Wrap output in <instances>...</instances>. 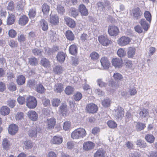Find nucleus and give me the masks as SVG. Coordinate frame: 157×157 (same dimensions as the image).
I'll use <instances>...</instances> for the list:
<instances>
[{
  "instance_id": "1",
  "label": "nucleus",
  "mask_w": 157,
  "mask_h": 157,
  "mask_svg": "<svg viewBox=\"0 0 157 157\" xmlns=\"http://www.w3.org/2000/svg\"><path fill=\"white\" fill-rule=\"evenodd\" d=\"M86 132L84 129L78 128L75 129L71 133V137L73 139L83 138L86 136Z\"/></svg>"
},
{
  "instance_id": "2",
  "label": "nucleus",
  "mask_w": 157,
  "mask_h": 157,
  "mask_svg": "<svg viewBox=\"0 0 157 157\" xmlns=\"http://www.w3.org/2000/svg\"><path fill=\"white\" fill-rule=\"evenodd\" d=\"M26 105L30 109H34L37 105V101L36 98L32 96H29L26 98Z\"/></svg>"
},
{
  "instance_id": "3",
  "label": "nucleus",
  "mask_w": 157,
  "mask_h": 157,
  "mask_svg": "<svg viewBox=\"0 0 157 157\" xmlns=\"http://www.w3.org/2000/svg\"><path fill=\"white\" fill-rule=\"evenodd\" d=\"M113 112L114 118L117 120L121 119L124 114V109L120 106L114 109Z\"/></svg>"
},
{
  "instance_id": "4",
  "label": "nucleus",
  "mask_w": 157,
  "mask_h": 157,
  "mask_svg": "<svg viewBox=\"0 0 157 157\" xmlns=\"http://www.w3.org/2000/svg\"><path fill=\"white\" fill-rule=\"evenodd\" d=\"M98 110V106L94 103H89L86 105V110L89 113H95L97 112Z\"/></svg>"
},
{
  "instance_id": "5",
  "label": "nucleus",
  "mask_w": 157,
  "mask_h": 157,
  "mask_svg": "<svg viewBox=\"0 0 157 157\" xmlns=\"http://www.w3.org/2000/svg\"><path fill=\"white\" fill-rule=\"evenodd\" d=\"M131 42L129 38L125 36H122L118 39L117 40V44L121 46H125L129 44Z\"/></svg>"
},
{
  "instance_id": "6",
  "label": "nucleus",
  "mask_w": 157,
  "mask_h": 157,
  "mask_svg": "<svg viewBox=\"0 0 157 157\" xmlns=\"http://www.w3.org/2000/svg\"><path fill=\"white\" fill-rule=\"evenodd\" d=\"M137 93V91L135 88H130L128 92L123 91L121 92V94L126 98L129 97L130 96L134 95Z\"/></svg>"
},
{
  "instance_id": "7",
  "label": "nucleus",
  "mask_w": 157,
  "mask_h": 157,
  "mask_svg": "<svg viewBox=\"0 0 157 157\" xmlns=\"http://www.w3.org/2000/svg\"><path fill=\"white\" fill-rule=\"evenodd\" d=\"M40 128L36 126L32 127L29 131V135L31 137H35L37 133L40 132Z\"/></svg>"
},
{
  "instance_id": "8",
  "label": "nucleus",
  "mask_w": 157,
  "mask_h": 157,
  "mask_svg": "<svg viewBox=\"0 0 157 157\" xmlns=\"http://www.w3.org/2000/svg\"><path fill=\"white\" fill-rule=\"evenodd\" d=\"M99 42L103 46H107L110 44L111 41L109 40L106 36L102 35L98 38Z\"/></svg>"
},
{
  "instance_id": "9",
  "label": "nucleus",
  "mask_w": 157,
  "mask_h": 157,
  "mask_svg": "<svg viewBox=\"0 0 157 157\" xmlns=\"http://www.w3.org/2000/svg\"><path fill=\"white\" fill-rule=\"evenodd\" d=\"M100 62L104 69L107 70L109 68L110 63L107 57H102L100 59Z\"/></svg>"
},
{
  "instance_id": "10",
  "label": "nucleus",
  "mask_w": 157,
  "mask_h": 157,
  "mask_svg": "<svg viewBox=\"0 0 157 157\" xmlns=\"http://www.w3.org/2000/svg\"><path fill=\"white\" fill-rule=\"evenodd\" d=\"M108 33L111 36H116L119 33L118 28L116 26H110L109 27Z\"/></svg>"
},
{
  "instance_id": "11",
  "label": "nucleus",
  "mask_w": 157,
  "mask_h": 157,
  "mask_svg": "<svg viewBox=\"0 0 157 157\" xmlns=\"http://www.w3.org/2000/svg\"><path fill=\"white\" fill-rule=\"evenodd\" d=\"M112 63L113 65L115 67L119 68L121 66L122 59L121 58H113L112 60Z\"/></svg>"
},
{
  "instance_id": "12",
  "label": "nucleus",
  "mask_w": 157,
  "mask_h": 157,
  "mask_svg": "<svg viewBox=\"0 0 157 157\" xmlns=\"http://www.w3.org/2000/svg\"><path fill=\"white\" fill-rule=\"evenodd\" d=\"M8 130L9 133L12 135L15 134L18 130V126L14 124H12L9 125Z\"/></svg>"
},
{
  "instance_id": "13",
  "label": "nucleus",
  "mask_w": 157,
  "mask_h": 157,
  "mask_svg": "<svg viewBox=\"0 0 157 157\" xmlns=\"http://www.w3.org/2000/svg\"><path fill=\"white\" fill-rule=\"evenodd\" d=\"M95 145L92 142L87 141L83 144V148L85 150L88 151L93 149Z\"/></svg>"
},
{
  "instance_id": "14",
  "label": "nucleus",
  "mask_w": 157,
  "mask_h": 157,
  "mask_svg": "<svg viewBox=\"0 0 157 157\" xmlns=\"http://www.w3.org/2000/svg\"><path fill=\"white\" fill-rule=\"evenodd\" d=\"M50 23L54 25L57 24L59 22V19L56 14H50L49 20Z\"/></svg>"
},
{
  "instance_id": "15",
  "label": "nucleus",
  "mask_w": 157,
  "mask_h": 157,
  "mask_svg": "<svg viewBox=\"0 0 157 157\" xmlns=\"http://www.w3.org/2000/svg\"><path fill=\"white\" fill-rule=\"evenodd\" d=\"M79 10L82 16H86L88 14V10L83 4H82L79 5Z\"/></svg>"
},
{
  "instance_id": "16",
  "label": "nucleus",
  "mask_w": 157,
  "mask_h": 157,
  "mask_svg": "<svg viewBox=\"0 0 157 157\" xmlns=\"http://www.w3.org/2000/svg\"><path fill=\"white\" fill-rule=\"evenodd\" d=\"M28 116L31 120L33 121H36L38 118V115L36 112L34 111H30L28 113Z\"/></svg>"
},
{
  "instance_id": "17",
  "label": "nucleus",
  "mask_w": 157,
  "mask_h": 157,
  "mask_svg": "<svg viewBox=\"0 0 157 157\" xmlns=\"http://www.w3.org/2000/svg\"><path fill=\"white\" fill-rule=\"evenodd\" d=\"M51 143L54 144L59 145L63 142V138L61 136H54L51 141Z\"/></svg>"
},
{
  "instance_id": "18",
  "label": "nucleus",
  "mask_w": 157,
  "mask_h": 157,
  "mask_svg": "<svg viewBox=\"0 0 157 157\" xmlns=\"http://www.w3.org/2000/svg\"><path fill=\"white\" fill-rule=\"evenodd\" d=\"M140 23L143 29L145 31H147L148 30L150 24L149 22H147L146 20L144 19H142L140 21Z\"/></svg>"
},
{
  "instance_id": "19",
  "label": "nucleus",
  "mask_w": 157,
  "mask_h": 157,
  "mask_svg": "<svg viewBox=\"0 0 157 157\" xmlns=\"http://www.w3.org/2000/svg\"><path fill=\"white\" fill-rule=\"evenodd\" d=\"M65 20L67 24L69 27L71 28H74L75 27L76 25L75 23L72 19L69 17H66L65 18Z\"/></svg>"
},
{
  "instance_id": "20",
  "label": "nucleus",
  "mask_w": 157,
  "mask_h": 157,
  "mask_svg": "<svg viewBox=\"0 0 157 157\" xmlns=\"http://www.w3.org/2000/svg\"><path fill=\"white\" fill-rule=\"evenodd\" d=\"M15 19V16L14 15L9 14L7 18L6 23L8 25H11L14 23Z\"/></svg>"
},
{
  "instance_id": "21",
  "label": "nucleus",
  "mask_w": 157,
  "mask_h": 157,
  "mask_svg": "<svg viewBox=\"0 0 157 157\" xmlns=\"http://www.w3.org/2000/svg\"><path fill=\"white\" fill-rule=\"evenodd\" d=\"M133 16L134 18L137 19L140 17L141 15V13L138 8H136L133 9L132 11Z\"/></svg>"
},
{
  "instance_id": "22",
  "label": "nucleus",
  "mask_w": 157,
  "mask_h": 157,
  "mask_svg": "<svg viewBox=\"0 0 157 157\" xmlns=\"http://www.w3.org/2000/svg\"><path fill=\"white\" fill-rule=\"evenodd\" d=\"M66 54L63 52H58L56 56L57 59L60 62H63L65 59Z\"/></svg>"
},
{
  "instance_id": "23",
  "label": "nucleus",
  "mask_w": 157,
  "mask_h": 157,
  "mask_svg": "<svg viewBox=\"0 0 157 157\" xmlns=\"http://www.w3.org/2000/svg\"><path fill=\"white\" fill-rule=\"evenodd\" d=\"M136 49L133 47L128 48L127 53L128 57L130 58L133 57L135 54Z\"/></svg>"
},
{
  "instance_id": "24",
  "label": "nucleus",
  "mask_w": 157,
  "mask_h": 157,
  "mask_svg": "<svg viewBox=\"0 0 157 157\" xmlns=\"http://www.w3.org/2000/svg\"><path fill=\"white\" fill-rule=\"evenodd\" d=\"M77 46L75 44H72L69 47V52L72 55H75L77 53Z\"/></svg>"
},
{
  "instance_id": "25",
  "label": "nucleus",
  "mask_w": 157,
  "mask_h": 157,
  "mask_svg": "<svg viewBox=\"0 0 157 157\" xmlns=\"http://www.w3.org/2000/svg\"><path fill=\"white\" fill-rule=\"evenodd\" d=\"M67 110L66 105L64 104H62L59 107V113L62 116H64L66 115V113Z\"/></svg>"
},
{
  "instance_id": "26",
  "label": "nucleus",
  "mask_w": 157,
  "mask_h": 157,
  "mask_svg": "<svg viewBox=\"0 0 157 157\" xmlns=\"http://www.w3.org/2000/svg\"><path fill=\"white\" fill-rule=\"evenodd\" d=\"M10 112L9 108L6 106H3L0 109V113L3 115H8Z\"/></svg>"
},
{
  "instance_id": "27",
  "label": "nucleus",
  "mask_w": 157,
  "mask_h": 157,
  "mask_svg": "<svg viewBox=\"0 0 157 157\" xmlns=\"http://www.w3.org/2000/svg\"><path fill=\"white\" fill-rule=\"evenodd\" d=\"M63 87L61 83H58L55 85L54 87V90L56 93H61L63 90Z\"/></svg>"
},
{
  "instance_id": "28",
  "label": "nucleus",
  "mask_w": 157,
  "mask_h": 157,
  "mask_svg": "<svg viewBox=\"0 0 157 157\" xmlns=\"http://www.w3.org/2000/svg\"><path fill=\"white\" fill-rule=\"evenodd\" d=\"M36 91L40 94H43L45 90V89L41 83H39L36 85Z\"/></svg>"
},
{
  "instance_id": "29",
  "label": "nucleus",
  "mask_w": 157,
  "mask_h": 157,
  "mask_svg": "<svg viewBox=\"0 0 157 157\" xmlns=\"http://www.w3.org/2000/svg\"><path fill=\"white\" fill-rule=\"evenodd\" d=\"M47 126L48 128H53L55 125L56 119L54 118H52L47 120Z\"/></svg>"
},
{
  "instance_id": "30",
  "label": "nucleus",
  "mask_w": 157,
  "mask_h": 157,
  "mask_svg": "<svg viewBox=\"0 0 157 157\" xmlns=\"http://www.w3.org/2000/svg\"><path fill=\"white\" fill-rule=\"evenodd\" d=\"M105 151L103 149H98L94 153V157H104Z\"/></svg>"
},
{
  "instance_id": "31",
  "label": "nucleus",
  "mask_w": 157,
  "mask_h": 157,
  "mask_svg": "<svg viewBox=\"0 0 157 157\" xmlns=\"http://www.w3.org/2000/svg\"><path fill=\"white\" fill-rule=\"evenodd\" d=\"M25 78L23 75H20L17 77V82L19 85H21L24 84L25 82Z\"/></svg>"
},
{
  "instance_id": "32",
  "label": "nucleus",
  "mask_w": 157,
  "mask_h": 157,
  "mask_svg": "<svg viewBox=\"0 0 157 157\" xmlns=\"http://www.w3.org/2000/svg\"><path fill=\"white\" fill-rule=\"evenodd\" d=\"M65 36L67 39L69 40H73L75 38V36L73 33L69 30L66 32Z\"/></svg>"
},
{
  "instance_id": "33",
  "label": "nucleus",
  "mask_w": 157,
  "mask_h": 157,
  "mask_svg": "<svg viewBox=\"0 0 157 157\" xmlns=\"http://www.w3.org/2000/svg\"><path fill=\"white\" fill-rule=\"evenodd\" d=\"M2 146L5 149L8 150L10 148V144L7 139H4L2 142Z\"/></svg>"
},
{
  "instance_id": "34",
  "label": "nucleus",
  "mask_w": 157,
  "mask_h": 157,
  "mask_svg": "<svg viewBox=\"0 0 157 157\" xmlns=\"http://www.w3.org/2000/svg\"><path fill=\"white\" fill-rule=\"evenodd\" d=\"M28 19L27 17L25 16H23L20 17L19 19V24L21 25H25L28 22Z\"/></svg>"
},
{
  "instance_id": "35",
  "label": "nucleus",
  "mask_w": 157,
  "mask_h": 157,
  "mask_svg": "<svg viewBox=\"0 0 157 157\" xmlns=\"http://www.w3.org/2000/svg\"><path fill=\"white\" fill-rule=\"evenodd\" d=\"M40 22L42 30L44 31L47 30L48 29V25L47 22L44 19H42Z\"/></svg>"
},
{
  "instance_id": "36",
  "label": "nucleus",
  "mask_w": 157,
  "mask_h": 157,
  "mask_svg": "<svg viewBox=\"0 0 157 157\" xmlns=\"http://www.w3.org/2000/svg\"><path fill=\"white\" fill-rule=\"evenodd\" d=\"M113 77L114 79L117 81H122L123 79L122 75L119 73H115L113 74Z\"/></svg>"
},
{
  "instance_id": "37",
  "label": "nucleus",
  "mask_w": 157,
  "mask_h": 157,
  "mask_svg": "<svg viewBox=\"0 0 157 157\" xmlns=\"http://www.w3.org/2000/svg\"><path fill=\"white\" fill-rule=\"evenodd\" d=\"M40 63L42 65L46 67H49L50 65V63L48 60L44 58L41 59Z\"/></svg>"
},
{
  "instance_id": "38",
  "label": "nucleus",
  "mask_w": 157,
  "mask_h": 157,
  "mask_svg": "<svg viewBox=\"0 0 157 157\" xmlns=\"http://www.w3.org/2000/svg\"><path fill=\"white\" fill-rule=\"evenodd\" d=\"M53 70L54 72L57 74H60L63 71L62 67L60 66H56L54 68Z\"/></svg>"
},
{
  "instance_id": "39",
  "label": "nucleus",
  "mask_w": 157,
  "mask_h": 157,
  "mask_svg": "<svg viewBox=\"0 0 157 157\" xmlns=\"http://www.w3.org/2000/svg\"><path fill=\"white\" fill-rule=\"evenodd\" d=\"M136 144L141 148H144L146 147L147 145L145 141L141 140H139L136 142Z\"/></svg>"
},
{
  "instance_id": "40",
  "label": "nucleus",
  "mask_w": 157,
  "mask_h": 157,
  "mask_svg": "<svg viewBox=\"0 0 157 157\" xmlns=\"http://www.w3.org/2000/svg\"><path fill=\"white\" fill-rule=\"evenodd\" d=\"M145 139L147 141L151 143H153L155 140L154 136L151 134H147L146 135Z\"/></svg>"
},
{
  "instance_id": "41",
  "label": "nucleus",
  "mask_w": 157,
  "mask_h": 157,
  "mask_svg": "<svg viewBox=\"0 0 157 157\" xmlns=\"http://www.w3.org/2000/svg\"><path fill=\"white\" fill-rule=\"evenodd\" d=\"M144 16L146 20L150 23L151 20V13L148 11H145L144 13Z\"/></svg>"
},
{
  "instance_id": "42",
  "label": "nucleus",
  "mask_w": 157,
  "mask_h": 157,
  "mask_svg": "<svg viewBox=\"0 0 157 157\" xmlns=\"http://www.w3.org/2000/svg\"><path fill=\"white\" fill-rule=\"evenodd\" d=\"M145 127V124L140 122H137L136 125V129L138 131H140L143 129Z\"/></svg>"
},
{
  "instance_id": "43",
  "label": "nucleus",
  "mask_w": 157,
  "mask_h": 157,
  "mask_svg": "<svg viewBox=\"0 0 157 157\" xmlns=\"http://www.w3.org/2000/svg\"><path fill=\"white\" fill-rule=\"evenodd\" d=\"M42 12L44 14H47L49 11V6L46 4H44L42 6Z\"/></svg>"
},
{
  "instance_id": "44",
  "label": "nucleus",
  "mask_w": 157,
  "mask_h": 157,
  "mask_svg": "<svg viewBox=\"0 0 157 157\" xmlns=\"http://www.w3.org/2000/svg\"><path fill=\"white\" fill-rule=\"evenodd\" d=\"M36 14V10L35 9H32L30 10L29 15L30 18L32 19L34 18Z\"/></svg>"
},
{
  "instance_id": "45",
  "label": "nucleus",
  "mask_w": 157,
  "mask_h": 157,
  "mask_svg": "<svg viewBox=\"0 0 157 157\" xmlns=\"http://www.w3.org/2000/svg\"><path fill=\"white\" fill-rule=\"evenodd\" d=\"M117 54L120 57H123L125 56L126 53V52L124 49L120 48L117 51Z\"/></svg>"
},
{
  "instance_id": "46",
  "label": "nucleus",
  "mask_w": 157,
  "mask_h": 157,
  "mask_svg": "<svg viewBox=\"0 0 157 157\" xmlns=\"http://www.w3.org/2000/svg\"><path fill=\"white\" fill-rule=\"evenodd\" d=\"M29 63L32 66H35L37 64V61L36 58L33 57L29 59Z\"/></svg>"
},
{
  "instance_id": "47",
  "label": "nucleus",
  "mask_w": 157,
  "mask_h": 157,
  "mask_svg": "<svg viewBox=\"0 0 157 157\" xmlns=\"http://www.w3.org/2000/svg\"><path fill=\"white\" fill-rule=\"evenodd\" d=\"M57 10L58 13L61 14H63L65 12L64 8L61 5L57 6Z\"/></svg>"
},
{
  "instance_id": "48",
  "label": "nucleus",
  "mask_w": 157,
  "mask_h": 157,
  "mask_svg": "<svg viewBox=\"0 0 157 157\" xmlns=\"http://www.w3.org/2000/svg\"><path fill=\"white\" fill-rule=\"evenodd\" d=\"M110 101L109 99H105L102 101V105L105 107H108L110 106Z\"/></svg>"
},
{
  "instance_id": "49",
  "label": "nucleus",
  "mask_w": 157,
  "mask_h": 157,
  "mask_svg": "<svg viewBox=\"0 0 157 157\" xmlns=\"http://www.w3.org/2000/svg\"><path fill=\"white\" fill-rule=\"evenodd\" d=\"M108 125L110 128H114L117 126L116 123L113 121H109L107 122Z\"/></svg>"
},
{
  "instance_id": "50",
  "label": "nucleus",
  "mask_w": 157,
  "mask_h": 157,
  "mask_svg": "<svg viewBox=\"0 0 157 157\" xmlns=\"http://www.w3.org/2000/svg\"><path fill=\"white\" fill-rule=\"evenodd\" d=\"M90 57L91 59L93 60H96L98 59L99 57V55L96 52H93L90 54Z\"/></svg>"
},
{
  "instance_id": "51",
  "label": "nucleus",
  "mask_w": 157,
  "mask_h": 157,
  "mask_svg": "<svg viewBox=\"0 0 157 157\" xmlns=\"http://www.w3.org/2000/svg\"><path fill=\"white\" fill-rule=\"evenodd\" d=\"M125 65L128 68H131L133 65L131 61L127 59H125L124 60Z\"/></svg>"
},
{
  "instance_id": "52",
  "label": "nucleus",
  "mask_w": 157,
  "mask_h": 157,
  "mask_svg": "<svg viewBox=\"0 0 157 157\" xmlns=\"http://www.w3.org/2000/svg\"><path fill=\"white\" fill-rule=\"evenodd\" d=\"M73 88L70 86H67L65 89V92L67 95L72 94L73 91Z\"/></svg>"
},
{
  "instance_id": "53",
  "label": "nucleus",
  "mask_w": 157,
  "mask_h": 157,
  "mask_svg": "<svg viewBox=\"0 0 157 157\" xmlns=\"http://www.w3.org/2000/svg\"><path fill=\"white\" fill-rule=\"evenodd\" d=\"M60 102V100L58 98L53 99L52 101V103L53 106L57 107Z\"/></svg>"
},
{
  "instance_id": "54",
  "label": "nucleus",
  "mask_w": 157,
  "mask_h": 157,
  "mask_svg": "<svg viewBox=\"0 0 157 157\" xmlns=\"http://www.w3.org/2000/svg\"><path fill=\"white\" fill-rule=\"evenodd\" d=\"M36 84V82L34 80H30L27 82V85L30 87L33 88Z\"/></svg>"
},
{
  "instance_id": "55",
  "label": "nucleus",
  "mask_w": 157,
  "mask_h": 157,
  "mask_svg": "<svg viewBox=\"0 0 157 157\" xmlns=\"http://www.w3.org/2000/svg\"><path fill=\"white\" fill-rule=\"evenodd\" d=\"M148 112L147 109H143L139 113V114L141 116L146 117L148 115Z\"/></svg>"
},
{
  "instance_id": "56",
  "label": "nucleus",
  "mask_w": 157,
  "mask_h": 157,
  "mask_svg": "<svg viewBox=\"0 0 157 157\" xmlns=\"http://www.w3.org/2000/svg\"><path fill=\"white\" fill-rule=\"evenodd\" d=\"M69 13L74 17H76L78 14V12L77 10L75 8L71 9L69 11Z\"/></svg>"
},
{
  "instance_id": "57",
  "label": "nucleus",
  "mask_w": 157,
  "mask_h": 157,
  "mask_svg": "<svg viewBox=\"0 0 157 157\" xmlns=\"http://www.w3.org/2000/svg\"><path fill=\"white\" fill-rule=\"evenodd\" d=\"M15 101L13 100L9 99L7 101V104L9 107L13 108L15 105Z\"/></svg>"
},
{
  "instance_id": "58",
  "label": "nucleus",
  "mask_w": 157,
  "mask_h": 157,
  "mask_svg": "<svg viewBox=\"0 0 157 157\" xmlns=\"http://www.w3.org/2000/svg\"><path fill=\"white\" fill-rule=\"evenodd\" d=\"M74 99L76 101H79L82 98V95L80 92L76 93L74 95Z\"/></svg>"
},
{
  "instance_id": "59",
  "label": "nucleus",
  "mask_w": 157,
  "mask_h": 157,
  "mask_svg": "<svg viewBox=\"0 0 157 157\" xmlns=\"http://www.w3.org/2000/svg\"><path fill=\"white\" fill-rule=\"evenodd\" d=\"M43 104L44 106H47L48 105L50 104V101L49 99H47L45 97L42 98Z\"/></svg>"
},
{
  "instance_id": "60",
  "label": "nucleus",
  "mask_w": 157,
  "mask_h": 157,
  "mask_svg": "<svg viewBox=\"0 0 157 157\" xmlns=\"http://www.w3.org/2000/svg\"><path fill=\"white\" fill-rule=\"evenodd\" d=\"M8 34L10 37L11 38H14L16 36L17 33L15 30L11 29L9 31Z\"/></svg>"
},
{
  "instance_id": "61",
  "label": "nucleus",
  "mask_w": 157,
  "mask_h": 157,
  "mask_svg": "<svg viewBox=\"0 0 157 157\" xmlns=\"http://www.w3.org/2000/svg\"><path fill=\"white\" fill-rule=\"evenodd\" d=\"M132 119V117L131 114L128 112L126 113L125 115V121L126 122H128Z\"/></svg>"
},
{
  "instance_id": "62",
  "label": "nucleus",
  "mask_w": 157,
  "mask_h": 157,
  "mask_svg": "<svg viewBox=\"0 0 157 157\" xmlns=\"http://www.w3.org/2000/svg\"><path fill=\"white\" fill-rule=\"evenodd\" d=\"M9 44L11 48H15L17 46L18 43L16 41L11 40L9 42Z\"/></svg>"
},
{
  "instance_id": "63",
  "label": "nucleus",
  "mask_w": 157,
  "mask_h": 157,
  "mask_svg": "<svg viewBox=\"0 0 157 157\" xmlns=\"http://www.w3.org/2000/svg\"><path fill=\"white\" fill-rule=\"evenodd\" d=\"M89 38V36L86 34L83 33L81 36L80 38L82 41L87 40Z\"/></svg>"
},
{
  "instance_id": "64",
  "label": "nucleus",
  "mask_w": 157,
  "mask_h": 157,
  "mask_svg": "<svg viewBox=\"0 0 157 157\" xmlns=\"http://www.w3.org/2000/svg\"><path fill=\"white\" fill-rule=\"evenodd\" d=\"M147 155L148 157H157V152L151 151L147 154Z\"/></svg>"
}]
</instances>
